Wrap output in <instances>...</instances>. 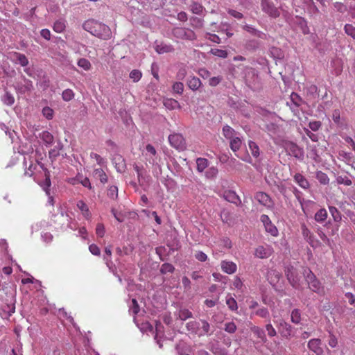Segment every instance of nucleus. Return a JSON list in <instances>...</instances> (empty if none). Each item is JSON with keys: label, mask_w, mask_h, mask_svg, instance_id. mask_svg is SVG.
Wrapping results in <instances>:
<instances>
[{"label": "nucleus", "mask_w": 355, "mask_h": 355, "mask_svg": "<svg viewBox=\"0 0 355 355\" xmlns=\"http://www.w3.org/2000/svg\"><path fill=\"white\" fill-rule=\"evenodd\" d=\"M291 101H293V103L296 106L300 105L302 98L300 97V96L297 93L293 92L291 95Z\"/></svg>", "instance_id": "obj_58"}, {"label": "nucleus", "mask_w": 355, "mask_h": 355, "mask_svg": "<svg viewBox=\"0 0 355 355\" xmlns=\"http://www.w3.org/2000/svg\"><path fill=\"white\" fill-rule=\"evenodd\" d=\"M191 25L195 28H200L203 26V20L197 17H193L190 19Z\"/></svg>", "instance_id": "obj_39"}, {"label": "nucleus", "mask_w": 355, "mask_h": 355, "mask_svg": "<svg viewBox=\"0 0 355 355\" xmlns=\"http://www.w3.org/2000/svg\"><path fill=\"white\" fill-rule=\"evenodd\" d=\"M90 34L105 40L110 35V29L104 24L90 20Z\"/></svg>", "instance_id": "obj_2"}, {"label": "nucleus", "mask_w": 355, "mask_h": 355, "mask_svg": "<svg viewBox=\"0 0 355 355\" xmlns=\"http://www.w3.org/2000/svg\"><path fill=\"white\" fill-rule=\"evenodd\" d=\"M1 101L7 105H12L15 103L14 96L8 92H6L1 97Z\"/></svg>", "instance_id": "obj_32"}, {"label": "nucleus", "mask_w": 355, "mask_h": 355, "mask_svg": "<svg viewBox=\"0 0 355 355\" xmlns=\"http://www.w3.org/2000/svg\"><path fill=\"white\" fill-rule=\"evenodd\" d=\"M328 343L330 347H331L333 348L336 347L338 345V340H337L336 337L334 335L331 334L329 335Z\"/></svg>", "instance_id": "obj_64"}, {"label": "nucleus", "mask_w": 355, "mask_h": 355, "mask_svg": "<svg viewBox=\"0 0 355 355\" xmlns=\"http://www.w3.org/2000/svg\"><path fill=\"white\" fill-rule=\"evenodd\" d=\"M42 114L43 116L46 118L48 120H51L53 119V114H54V112L53 110V109H51V107H44L43 109H42Z\"/></svg>", "instance_id": "obj_44"}, {"label": "nucleus", "mask_w": 355, "mask_h": 355, "mask_svg": "<svg viewBox=\"0 0 355 355\" xmlns=\"http://www.w3.org/2000/svg\"><path fill=\"white\" fill-rule=\"evenodd\" d=\"M266 329L270 337H274L277 335L276 330L270 322L266 325Z\"/></svg>", "instance_id": "obj_57"}, {"label": "nucleus", "mask_w": 355, "mask_h": 355, "mask_svg": "<svg viewBox=\"0 0 355 355\" xmlns=\"http://www.w3.org/2000/svg\"><path fill=\"white\" fill-rule=\"evenodd\" d=\"M223 197L227 201L234 203L236 205H240L241 203V200L239 196L234 191H225L223 193Z\"/></svg>", "instance_id": "obj_13"}, {"label": "nucleus", "mask_w": 355, "mask_h": 355, "mask_svg": "<svg viewBox=\"0 0 355 355\" xmlns=\"http://www.w3.org/2000/svg\"><path fill=\"white\" fill-rule=\"evenodd\" d=\"M14 56L21 66L26 67L28 64V60L24 54L15 52Z\"/></svg>", "instance_id": "obj_27"}, {"label": "nucleus", "mask_w": 355, "mask_h": 355, "mask_svg": "<svg viewBox=\"0 0 355 355\" xmlns=\"http://www.w3.org/2000/svg\"><path fill=\"white\" fill-rule=\"evenodd\" d=\"M254 198L261 205L267 208H271L273 206V202L272 199L266 193L261 191L257 192L254 196Z\"/></svg>", "instance_id": "obj_7"}, {"label": "nucleus", "mask_w": 355, "mask_h": 355, "mask_svg": "<svg viewBox=\"0 0 355 355\" xmlns=\"http://www.w3.org/2000/svg\"><path fill=\"white\" fill-rule=\"evenodd\" d=\"M192 317L193 314L189 309H183L178 311V318L181 320H186Z\"/></svg>", "instance_id": "obj_34"}, {"label": "nucleus", "mask_w": 355, "mask_h": 355, "mask_svg": "<svg viewBox=\"0 0 355 355\" xmlns=\"http://www.w3.org/2000/svg\"><path fill=\"white\" fill-rule=\"evenodd\" d=\"M321 122L319 121H311L309 123V128L313 131H318L321 127Z\"/></svg>", "instance_id": "obj_53"}, {"label": "nucleus", "mask_w": 355, "mask_h": 355, "mask_svg": "<svg viewBox=\"0 0 355 355\" xmlns=\"http://www.w3.org/2000/svg\"><path fill=\"white\" fill-rule=\"evenodd\" d=\"M175 268L172 264L166 263L162 266L161 272L163 274H166L167 272H173Z\"/></svg>", "instance_id": "obj_47"}, {"label": "nucleus", "mask_w": 355, "mask_h": 355, "mask_svg": "<svg viewBox=\"0 0 355 355\" xmlns=\"http://www.w3.org/2000/svg\"><path fill=\"white\" fill-rule=\"evenodd\" d=\"M261 221L263 223L266 232L274 236L278 234V230L277 227L272 223L268 216L266 214L261 215Z\"/></svg>", "instance_id": "obj_8"}, {"label": "nucleus", "mask_w": 355, "mask_h": 355, "mask_svg": "<svg viewBox=\"0 0 355 355\" xmlns=\"http://www.w3.org/2000/svg\"><path fill=\"white\" fill-rule=\"evenodd\" d=\"M261 6L262 10L270 17L277 18L279 16L280 12L279 10L277 7L275 6L272 1L262 0Z\"/></svg>", "instance_id": "obj_5"}, {"label": "nucleus", "mask_w": 355, "mask_h": 355, "mask_svg": "<svg viewBox=\"0 0 355 355\" xmlns=\"http://www.w3.org/2000/svg\"><path fill=\"white\" fill-rule=\"evenodd\" d=\"M288 148L291 155L295 157L299 158L300 156L302 155V151L301 148L294 143H290L288 145Z\"/></svg>", "instance_id": "obj_22"}, {"label": "nucleus", "mask_w": 355, "mask_h": 355, "mask_svg": "<svg viewBox=\"0 0 355 355\" xmlns=\"http://www.w3.org/2000/svg\"><path fill=\"white\" fill-rule=\"evenodd\" d=\"M345 32L348 35L355 38V27L352 24H346L344 27Z\"/></svg>", "instance_id": "obj_50"}, {"label": "nucleus", "mask_w": 355, "mask_h": 355, "mask_svg": "<svg viewBox=\"0 0 355 355\" xmlns=\"http://www.w3.org/2000/svg\"><path fill=\"white\" fill-rule=\"evenodd\" d=\"M107 196L111 199L115 200L118 197V188L116 186H111L107 190Z\"/></svg>", "instance_id": "obj_45"}, {"label": "nucleus", "mask_w": 355, "mask_h": 355, "mask_svg": "<svg viewBox=\"0 0 355 355\" xmlns=\"http://www.w3.org/2000/svg\"><path fill=\"white\" fill-rule=\"evenodd\" d=\"M327 211L325 209H320L315 214L314 218L318 223L324 222L327 218Z\"/></svg>", "instance_id": "obj_25"}, {"label": "nucleus", "mask_w": 355, "mask_h": 355, "mask_svg": "<svg viewBox=\"0 0 355 355\" xmlns=\"http://www.w3.org/2000/svg\"><path fill=\"white\" fill-rule=\"evenodd\" d=\"M201 323H202V326L200 328H199L198 334L200 336L207 334L210 330V325H209V322L206 320H201Z\"/></svg>", "instance_id": "obj_36"}, {"label": "nucleus", "mask_w": 355, "mask_h": 355, "mask_svg": "<svg viewBox=\"0 0 355 355\" xmlns=\"http://www.w3.org/2000/svg\"><path fill=\"white\" fill-rule=\"evenodd\" d=\"M173 90L179 94H182L184 91V85L181 82H175L173 85Z\"/></svg>", "instance_id": "obj_49"}, {"label": "nucleus", "mask_w": 355, "mask_h": 355, "mask_svg": "<svg viewBox=\"0 0 355 355\" xmlns=\"http://www.w3.org/2000/svg\"><path fill=\"white\" fill-rule=\"evenodd\" d=\"M202 83L200 80L196 76H190L187 80L188 87L193 91H196L201 86Z\"/></svg>", "instance_id": "obj_19"}, {"label": "nucleus", "mask_w": 355, "mask_h": 355, "mask_svg": "<svg viewBox=\"0 0 355 355\" xmlns=\"http://www.w3.org/2000/svg\"><path fill=\"white\" fill-rule=\"evenodd\" d=\"M173 35L177 39L185 40H194L196 39V33L191 29L175 27L172 31Z\"/></svg>", "instance_id": "obj_3"}, {"label": "nucleus", "mask_w": 355, "mask_h": 355, "mask_svg": "<svg viewBox=\"0 0 355 355\" xmlns=\"http://www.w3.org/2000/svg\"><path fill=\"white\" fill-rule=\"evenodd\" d=\"M345 297L348 300L349 304L355 308V295L352 293L347 292L345 294Z\"/></svg>", "instance_id": "obj_60"}, {"label": "nucleus", "mask_w": 355, "mask_h": 355, "mask_svg": "<svg viewBox=\"0 0 355 355\" xmlns=\"http://www.w3.org/2000/svg\"><path fill=\"white\" fill-rule=\"evenodd\" d=\"M223 135L228 140L237 135V132L230 125H226L223 128Z\"/></svg>", "instance_id": "obj_20"}, {"label": "nucleus", "mask_w": 355, "mask_h": 355, "mask_svg": "<svg viewBox=\"0 0 355 355\" xmlns=\"http://www.w3.org/2000/svg\"><path fill=\"white\" fill-rule=\"evenodd\" d=\"M286 276L293 287L297 288L299 286L300 277L298 276L296 270L293 267L288 268Z\"/></svg>", "instance_id": "obj_9"}, {"label": "nucleus", "mask_w": 355, "mask_h": 355, "mask_svg": "<svg viewBox=\"0 0 355 355\" xmlns=\"http://www.w3.org/2000/svg\"><path fill=\"white\" fill-rule=\"evenodd\" d=\"M40 138L46 144H51L53 142V136L48 131H43L40 135Z\"/></svg>", "instance_id": "obj_33"}, {"label": "nucleus", "mask_w": 355, "mask_h": 355, "mask_svg": "<svg viewBox=\"0 0 355 355\" xmlns=\"http://www.w3.org/2000/svg\"><path fill=\"white\" fill-rule=\"evenodd\" d=\"M316 178L322 184H327L329 182L327 175L322 171L316 173Z\"/></svg>", "instance_id": "obj_38"}, {"label": "nucleus", "mask_w": 355, "mask_h": 355, "mask_svg": "<svg viewBox=\"0 0 355 355\" xmlns=\"http://www.w3.org/2000/svg\"><path fill=\"white\" fill-rule=\"evenodd\" d=\"M96 234L99 237H103L105 234V227L103 224L98 223L96 227Z\"/></svg>", "instance_id": "obj_61"}, {"label": "nucleus", "mask_w": 355, "mask_h": 355, "mask_svg": "<svg viewBox=\"0 0 355 355\" xmlns=\"http://www.w3.org/2000/svg\"><path fill=\"white\" fill-rule=\"evenodd\" d=\"M211 53H212L215 56L223 58H226L228 55L227 51L218 49H212L211 50Z\"/></svg>", "instance_id": "obj_41"}, {"label": "nucleus", "mask_w": 355, "mask_h": 355, "mask_svg": "<svg viewBox=\"0 0 355 355\" xmlns=\"http://www.w3.org/2000/svg\"><path fill=\"white\" fill-rule=\"evenodd\" d=\"M155 51L159 53H169L172 52L173 51V48L171 45L166 44L164 43H160L159 44H156Z\"/></svg>", "instance_id": "obj_23"}, {"label": "nucleus", "mask_w": 355, "mask_h": 355, "mask_svg": "<svg viewBox=\"0 0 355 355\" xmlns=\"http://www.w3.org/2000/svg\"><path fill=\"white\" fill-rule=\"evenodd\" d=\"M242 69L244 73L243 78L245 84L249 87L255 84L258 79V71L254 68L248 66H242Z\"/></svg>", "instance_id": "obj_4"}, {"label": "nucleus", "mask_w": 355, "mask_h": 355, "mask_svg": "<svg viewBox=\"0 0 355 355\" xmlns=\"http://www.w3.org/2000/svg\"><path fill=\"white\" fill-rule=\"evenodd\" d=\"M256 315L261 318H266L269 317V311L266 308L262 307L256 311Z\"/></svg>", "instance_id": "obj_52"}, {"label": "nucleus", "mask_w": 355, "mask_h": 355, "mask_svg": "<svg viewBox=\"0 0 355 355\" xmlns=\"http://www.w3.org/2000/svg\"><path fill=\"white\" fill-rule=\"evenodd\" d=\"M197 170L202 172L208 166V160L205 158L199 157L196 159Z\"/></svg>", "instance_id": "obj_30"}, {"label": "nucleus", "mask_w": 355, "mask_h": 355, "mask_svg": "<svg viewBox=\"0 0 355 355\" xmlns=\"http://www.w3.org/2000/svg\"><path fill=\"white\" fill-rule=\"evenodd\" d=\"M62 97L64 101H69L73 98L74 93L71 89H67L63 91L62 94Z\"/></svg>", "instance_id": "obj_40"}, {"label": "nucleus", "mask_w": 355, "mask_h": 355, "mask_svg": "<svg viewBox=\"0 0 355 355\" xmlns=\"http://www.w3.org/2000/svg\"><path fill=\"white\" fill-rule=\"evenodd\" d=\"M186 327L189 331L192 333H199V323L196 321H190L187 323Z\"/></svg>", "instance_id": "obj_35"}, {"label": "nucleus", "mask_w": 355, "mask_h": 355, "mask_svg": "<svg viewBox=\"0 0 355 355\" xmlns=\"http://www.w3.org/2000/svg\"><path fill=\"white\" fill-rule=\"evenodd\" d=\"M140 311L139 306L137 303V301L135 299L132 300V306L130 309V311H131L134 315H137Z\"/></svg>", "instance_id": "obj_51"}, {"label": "nucleus", "mask_w": 355, "mask_h": 355, "mask_svg": "<svg viewBox=\"0 0 355 355\" xmlns=\"http://www.w3.org/2000/svg\"><path fill=\"white\" fill-rule=\"evenodd\" d=\"M78 208L82 211L83 214L87 218L88 216V207L87 205L83 200H79L77 202Z\"/></svg>", "instance_id": "obj_42"}, {"label": "nucleus", "mask_w": 355, "mask_h": 355, "mask_svg": "<svg viewBox=\"0 0 355 355\" xmlns=\"http://www.w3.org/2000/svg\"><path fill=\"white\" fill-rule=\"evenodd\" d=\"M90 157L92 159H94L97 162L98 164H99L101 166H104L105 164V159L103 158H102L98 154H96V153L93 154V153H92V154H90Z\"/></svg>", "instance_id": "obj_54"}, {"label": "nucleus", "mask_w": 355, "mask_h": 355, "mask_svg": "<svg viewBox=\"0 0 355 355\" xmlns=\"http://www.w3.org/2000/svg\"><path fill=\"white\" fill-rule=\"evenodd\" d=\"M272 248L270 246H258L254 251V256L259 259L268 258L272 254Z\"/></svg>", "instance_id": "obj_10"}, {"label": "nucleus", "mask_w": 355, "mask_h": 355, "mask_svg": "<svg viewBox=\"0 0 355 355\" xmlns=\"http://www.w3.org/2000/svg\"><path fill=\"white\" fill-rule=\"evenodd\" d=\"M334 8L337 10V11L340 12H345L347 10V7L342 2H336L334 3Z\"/></svg>", "instance_id": "obj_63"}, {"label": "nucleus", "mask_w": 355, "mask_h": 355, "mask_svg": "<svg viewBox=\"0 0 355 355\" xmlns=\"http://www.w3.org/2000/svg\"><path fill=\"white\" fill-rule=\"evenodd\" d=\"M146 151L150 154L149 162L154 165L156 163V155L157 151L153 146L151 144H147L146 146Z\"/></svg>", "instance_id": "obj_24"}, {"label": "nucleus", "mask_w": 355, "mask_h": 355, "mask_svg": "<svg viewBox=\"0 0 355 355\" xmlns=\"http://www.w3.org/2000/svg\"><path fill=\"white\" fill-rule=\"evenodd\" d=\"M94 179L99 180L101 183L105 184L107 182V175L102 168H96L93 172Z\"/></svg>", "instance_id": "obj_16"}, {"label": "nucleus", "mask_w": 355, "mask_h": 355, "mask_svg": "<svg viewBox=\"0 0 355 355\" xmlns=\"http://www.w3.org/2000/svg\"><path fill=\"white\" fill-rule=\"evenodd\" d=\"M226 304L232 311H236L238 309V305L236 300L231 296H228L226 298Z\"/></svg>", "instance_id": "obj_37"}, {"label": "nucleus", "mask_w": 355, "mask_h": 355, "mask_svg": "<svg viewBox=\"0 0 355 355\" xmlns=\"http://www.w3.org/2000/svg\"><path fill=\"white\" fill-rule=\"evenodd\" d=\"M302 272L308 284L309 288L313 292L321 294L324 293V288L315 275L308 267H302Z\"/></svg>", "instance_id": "obj_1"}, {"label": "nucleus", "mask_w": 355, "mask_h": 355, "mask_svg": "<svg viewBox=\"0 0 355 355\" xmlns=\"http://www.w3.org/2000/svg\"><path fill=\"white\" fill-rule=\"evenodd\" d=\"M170 144L175 148L182 150L185 148V140L183 136L178 133H174L168 136Z\"/></svg>", "instance_id": "obj_6"}, {"label": "nucleus", "mask_w": 355, "mask_h": 355, "mask_svg": "<svg viewBox=\"0 0 355 355\" xmlns=\"http://www.w3.org/2000/svg\"><path fill=\"white\" fill-rule=\"evenodd\" d=\"M277 328L281 336L284 338H288L292 334V327L284 320H281L277 324Z\"/></svg>", "instance_id": "obj_11"}, {"label": "nucleus", "mask_w": 355, "mask_h": 355, "mask_svg": "<svg viewBox=\"0 0 355 355\" xmlns=\"http://www.w3.org/2000/svg\"><path fill=\"white\" fill-rule=\"evenodd\" d=\"M221 76L212 77L209 80V85L211 87H216L221 82Z\"/></svg>", "instance_id": "obj_55"}, {"label": "nucleus", "mask_w": 355, "mask_h": 355, "mask_svg": "<svg viewBox=\"0 0 355 355\" xmlns=\"http://www.w3.org/2000/svg\"><path fill=\"white\" fill-rule=\"evenodd\" d=\"M65 21L63 19H59L54 23L53 29L55 32L60 33L65 30Z\"/></svg>", "instance_id": "obj_28"}, {"label": "nucleus", "mask_w": 355, "mask_h": 355, "mask_svg": "<svg viewBox=\"0 0 355 355\" xmlns=\"http://www.w3.org/2000/svg\"><path fill=\"white\" fill-rule=\"evenodd\" d=\"M142 76V73L139 70L134 69L130 73V78L135 82H138Z\"/></svg>", "instance_id": "obj_43"}, {"label": "nucleus", "mask_w": 355, "mask_h": 355, "mask_svg": "<svg viewBox=\"0 0 355 355\" xmlns=\"http://www.w3.org/2000/svg\"><path fill=\"white\" fill-rule=\"evenodd\" d=\"M229 141H230V147L232 151L236 152L241 147L242 140L237 135Z\"/></svg>", "instance_id": "obj_21"}, {"label": "nucleus", "mask_w": 355, "mask_h": 355, "mask_svg": "<svg viewBox=\"0 0 355 355\" xmlns=\"http://www.w3.org/2000/svg\"><path fill=\"white\" fill-rule=\"evenodd\" d=\"M198 75L204 79H206L210 76V72L205 68H200L198 71Z\"/></svg>", "instance_id": "obj_62"}, {"label": "nucleus", "mask_w": 355, "mask_h": 355, "mask_svg": "<svg viewBox=\"0 0 355 355\" xmlns=\"http://www.w3.org/2000/svg\"><path fill=\"white\" fill-rule=\"evenodd\" d=\"M224 329H225V331H227V332H228L230 334H233L236 330V325L233 322H227L225 324Z\"/></svg>", "instance_id": "obj_48"}, {"label": "nucleus", "mask_w": 355, "mask_h": 355, "mask_svg": "<svg viewBox=\"0 0 355 355\" xmlns=\"http://www.w3.org/2000/svg\"><path fill=\"white\" fill-rule=\"evenodd\" d=\"M291 322L295 324H298L301 322V311L298 309H295L292 311L291 315Z\"/></svg>", "instance_id": "obj_29"}, {"label": "nucleus", "mask_w": 355, "mask_h": 355, "mask_svg": "<svg viewBox=\"0 0 355 355\" xmlns=\"http://www.w3.org/2000/svg\"><path fill=\"white\" fill-rule=\"evenodd\" d=\"M69 182L73 185L80 183L84 187H89L88 178L84 177L80 173H78L76 178L69 179Z\"/></svg>", "instance_id": "obj_15"}, {"label": "nucleus", "mask_w": 355, "mask_h": 355, "mask_svg": "<svg viewBox=\"0 0 355 355\" xmlns=\"http://www.w3.org/2000/svg\"><path fill=\"white\" fill-rule=\"evenodd\" d=\"M248 146H249L250 153L254 157L257 158L260 155L259 147L254 141H249Z\"/></svg>", "instance_id": "obj_26"}, {"label": "nucleus", "mask_w": 355, "mask_h": 355, "mask_svg": "<svg viewBox=\"0 0 355 355\" xmlns=\"http://www.w3.org/2000/svg\"><path fill=\"white\" fill-rule=\"evenodd\" d=\"M192 12L195 14H200L202 11V6L197 3H193L191 6Z\"/></svg>", "instance_id": "obj_56"}, {"label": "nucleus", "mask_w": 355, "mask_h": 355, "mask_svg": "<svg viewBox=\"0 0 355 355\" xmlns=\"http://www.w3.org/2000/svg\"><path fill=\"white\" fill-rule=\"evenodd\" d=\"M309 349L316 355H322L323 349L321 347V340L318 338L311 339L308 343Z\"/></svg>", "instance_id": "obj_12"}, {"label": "nucleus", "mask_w": 355, "mask_h": 355, "mask_svg": "<svg viewBox=\"0 0 355 355\" xmlns=\"http://www.w3.org/2000/svg\"><path fill=\"white\" fill-rule=\"evenodd\" d=\"M250 329L254 335L259 338L262 343H266L267 342L268 340L263 329L258 326H253Z\"/></svg>", "instance_id": "obj_17"}, {"label": "nucleus", "mask_w": 355, "mask_h": 355, "mask_svg": "<svg viewBox=\"0 0 355 355\" xmlns=\"http://www.w3.org/2000/svg\"><path fill=\"white\" fill-rule=\"evenodd\" d=\"M295 182L302 189H306L309 187V183L306 178L300 173L294 175Z\"/></svg>", "instance_id": "obj_18"}, {"label": "nucleus", "mask_w": 355, "mask_h": 355, "mask_svg": "<svg viewBox=\"0 0 355 355\" xmlns=\"http://www.w3.org/2000/svg\"><path fill=\"white\" fill-rule=\"evenodd\" d=\"M337 183L339 184H344L346 186H350L352 184V180L348 178L347 176H338L336 178Z\"/></svg>", "instance_id": "obj_46"}, {"label": "nucleus", "mask_w": 355, "mask_h": 355, "mask_svg": "<svg viewBox=\"0 0 355 355\" xmlns=\"http://www.w3.org/2000/svg\"><path fill=\"white\" fill-rule=\"evenodd\" d=\"M301 230L302 236L304 238V239H306L308 237H310L313 234L309 230V229L304 224L302 225Z\"/></svg>", "instance_id": "obj_59"}, {"label": "nucleus", "mask_w": 355, "mask_h": 355, "mask_svg": "<svg viewBox=\"0 0 355 355\" xmlns=\"http://www.w3.org/2000/svg\"><path fill=\"white\" fill-rule=\"evenodd\" d=\"M220 266L224 272L230 275L234 273L237 269L236 264L230 261H222Z\"/></svg>", "instance_id": "obj_14"}, {"label": "nucleus", "mask_w": 355, "mask_h": 355, "mask_svg": "<svg viewBox=\"0 0 355 355\" xmlns=\"http://www.w3.org/2000/svg\"><path fill=\"white\" fill-rule=\"evenodd\" d=\"M329 212L336 222H340L342 219V216L340 212L338 210L337 208L333 206L329 207Z\"/></svg>", "instance_id": "obj_31"}]
</instances>
